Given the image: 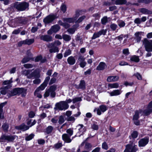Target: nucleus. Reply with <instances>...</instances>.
Wrapping results in <instances>:
<instances>
[{"mask_svg": "<svg viewBox=\"0 0 152 152\" xmlns=\"http://www.w3.org/2000/svg\"><path fill=\"white\" fill-rule=\"evenodd\" d=\"M35 115V113L33 111H30L28 114L29 117L31 118H32L34 117Z\"/></svg>", "mask_w": 152, "mask_h": 152, "instance_id": "6e6d98bb", "label": "nucleus"}, {"mask_svg": "<svg viewBox=\"0 0 152 152\" xmlns=\"http://www.w3.org/2000/svg\"><path fill=\"white\" fill-rule=\"evenodd\" d=\"M126 37V35H123L121 34L119 36H118L116 37L117 39L120 41H121L123 40V37Z\"/></svg>", "mask_w": 152, "mask_h": 152, "instance_id": "052dcab7", "label": "nucleus"}, {"mask_svg": "<svg viewBox=\"0 0 152 152\" xmlns=\"http://www.w3.org/2000/svg\"><path fill=\"white\" fill-rule=\"evenodd\" d=\"M40 76L39 72L37 70H35L28 75L27 76V77L28 79H31L33 77L37 78H39Z\"/></svg>", "mask_w": 152, "mask_h": 152, "instance_id": "f8f14e48", "label": "nucleus"}, {"mask_svg": "<svg viewBox=\"0 0 152 152\" xmlns=\"http://www.w3.org/2000/svg\"><path fill=\"white\" fill-rule=\"evenodd\" d=\"M82 99L80 97H77L73 98L72 99V102L73 103L75 104L77 102L80 101Z\"/></svg>", "mask_w": 152, "mask_h": 152, "instance_id": "603ef678", "label": "nucleus"}, {"mask_svg": "<svg viewBox=\"0 0 152 152\" xmlns=\"http://www.w3.org/2000/svg\"><path fill=\"white\" fill-rule=\"evenodd\" d=\"M139 3H144L145 4H149L152 2V0H138Z\"/></svg>", "mask_w": 152, "mask_h": 152, "instance_id": "4c0bfd02", "label": "nucleus"}, {"mask_svg": "<svg viewBox=\"0 0 152 152\" xmlns=\"http://www.w3.org/2000/svg\"><path fill=\"white\" fill-rule=\"evenodd\" d=\"M134 84V82L129 83L127 81H126L124 82V84L126 86H132Z\"/></svg>", "mask_w": 152, "mask_h": 152, "instance_id": "338daca9", "label": "nucleus"}, {"mask_svg": "<svg viewBox=\"0 0 152 152\" xmlns=\"http://www.w3.org/2000/svg\"><path fill=\"white\" fill-rule=\"evenodd\" d=\"M100 36V34H99V32L96 33L95 32L91 38L92 39H94L96 38L99 37Z\"/></svg>", "mask_w": 152, "mask_h": 152, "instance_id": "8fccbe9b", "label": "nucleus"}, {"mask_svg": "<svg viewBox=\"0 0 152 152\" xmlns=\"http://www.w3.org/2000/svg\"><path fill=\"white\" fill-rule=\"evenodd\" d=\"M27 89L23 88H13L11 91L13 96L21 95L22 97H25L27 94Z\"/></svg>", "mask_w": 152, "mask_h": 152, "instance_id": "7ed1b4c3", "label": "nucleus"}, {"mask_svg": "<svg viewBox=\"0 0 152 152\" xmlns=\"http://www.w3.org/2000/svg\"><path fill=\"white\" fill-rule=\"evenodd\" d=\"M91 128L94 130H97L99 129V126L97 125H96L95 124H94L91 126Z\"/></svg>", "mask_w": 152, "mask_h": 152, "instance_id": "4d7b16f0", "label": "nucleus"}, {"mask_svg": "<svg viewBox=\"0 0 152 152\" xmlns=\"http://www.w3.org/2000/svg\"><path fill=\"white\" fill-rule=\"evenodd\" d=\"M76 20V19L75 17L64 18H62V20L64 22L69 23H74Z\"/></svg>", "mask_w": 152, "mask_h": 152, "instance_id": "6ab92c4d", "label": "nucleus"}, {"mask_svg": "<svg viewBox=\"0 0 152 152\" xmlns=\"http://www.w3.org/2000/svg\"><path fill=\"white\" fill-rule=\"evenodd\" d=\"M40 38L41 40L47 42H50L53 41L52 37L48 35H42Z\"/></svg>", "mask_w": 152, "mask_h": 152, "instance_id": "2eb2a0df", "label": "nucleus"}, {"mask_svg": "<svg viewBox=\"0 0 152 152\" xmlns=\"http://www.w3.org/2000/svg\"><path fill=\"white\" fill-rule=\"evenodd\" d=\"M58 17L57 14H50L45 17L43 20L45 24H48L52 23L55 19Z\"/></svg>", "mask_w": 152, "mask_h": 152, "instance_id": "39448f33", "label": "nucleus"}, {"mask_svg": "<svg viewBox=\"0 0 152 152\" xmlns=\"http://www.w3.org/2000/svg\"><path fill=\"white\" fill-rule=\"evenodd\" d=\"M7 102L6 101L0 104V112H3V108L7 104Z\"/></svg>", "mask_w": 152, "mask_h": 152, "instance_id": "3c124183", "label": "nucleus"}, {"mask_svg": "<svg viewBox=\"0 0 152 152\" xmlns=\"http://www.w3.org/2000/svg\"><path fill=\"white\" fill-rule=\"evenodd\" d=\"M42 59V57L41 55H39L37 56L35 59V62H38L39 61H40Z\"/></svg>", "mask_w": 152, "mask_h": 152, "instance_id": "5fc2aeb1", "label": "nucleus"}, {"mask_svg": "<svg viewBox=\"0 0 152 152\" xmlns=\"http://www.w3.org/2000/svg\"><path fill=\"white\" fill-rule=\"evenodd\" d=\"M102 148L104 149L107 150L108 148V146L107 142L104 141L102 144Z\"/></svg>", "mask_w": 152, "mask_h": 152, "instance_id": "09e8293b", "label": "nucleus"}, {"mask_svg": "<svg viewBox=\"0 0 152 152\" xmlns=\"http://www.w3.org/2000/svg\"><path fill=\"white\" fill-rule=\"evenodd\" d=\"M92 145L91 144L88 142H86L84 146V148L87 151L89 152L92 150Z\"/></svg>", "mask_w": 152, "mask_h": 152, "instance_id": "cd10ccee", "label": "nucleus"}, {"mask_svg": "<svg viewBox=\"0 0 152 152\" xmlns=\"http://www.w3.org/2000/svg\"><path fill=\"white\" fill-rule=\"evenodd\" d=\"M62 38L66 41H69L71 39V36L66 34L62 35Z\"/></svg>", "mask_w": 152, "mask_h": 152, "instance_id": "c9c22d12", "label": "nucleus"}, {"mask_svg": "<svg viewBox=\"0 0 152 152\" xmlns=\"http://www.w3.org/2000/svg\"><path fill=\"white\" fill-rule=\"evenodd\" d=\"M99 109L102 112H104L107 109L106 106L103 104H102L99 106Z\"/></svg>", "mask_w": 152, "mask_h": 152, "instance_id": "58836bf2", "label": "nucleus"}, {"mask_svg": "<svg viewBox=\"0 0 152 152\" xmlns=\"http://www.w3.org/2000/svg\"><path fill=\"white\" fill-rule=\"evenodd\" d=\"M130 60L131 61L137 63L139 61L140 59L138 56L136 55H134L130 58Z\"/></svg>", "mask_w": 152, "mask_h": 152, "instance_id": "c85d7f7f", "label": "nucleus"}, {"mask_svg": "<svg viewBox=\"0 0 152 152\" xmlns=\"http://www.w3.org/2000/svg\"><path fill=\"white\" fill-rule=\"evenodd\" d=\"M57 86L56 84H53L50 86L48 89H46L45 91L44 94L45 98L48 97L50 95V96L52 98H54L56 96L55 91L57 89Z\"/></svg>", "mask_w": 152, "mask_h": 152, "instance_id": "f257e3e1", "label": "nucleus"}, {"mask_svg": "<svg viewBox=\"0 0 152 152\" xmlns=\"http://www.w3.org/2000/svg\"><path fill=\"white\" fill-rule=\"evenodd\" d=\"M63 146L62 142H58L54 145V147L56 149H58L61 148Z\"/></svg>", "mask_w": 152, "mask_h": 152, "instance_id": "c03bdc74", "label": "nucleus"}, {"mask_svg": "<svg viewBox=\"0 0 152 152\" xmlns=\"http://www.w3.org/2000/svg\"><path fill=\"white\" fill-rule=\"evenodd\" d=\"M65 121V120L64 117L62 115H60L59 118V120L58 121V123L60 124H61Z\"/></svg>", "mask_w": 152, "mask_h": 152, "instance_id": "de8ad7c7", "label": "nucleus"}, {"mask_svg": "<svg viewBox=\"0 0 152 152\" xmlns=\"http://www.w3.org/2000/svg\"><path fill=\"white\" fill-rule=\"evenodd\" d=\"M143 113L145 116H148L150 115L152 112V109H148L144 110Z\"/></svg>", "mask_w": 152, "mask_h": 152, "instance_id": "f704fd0d", "label": "nucleus"}, {"mask_svg": "<svg viewBox=\"0 0 152 152\" xmlns=\"http://www.w3.org/2000/svg\"><path fill=\"white\" fill-rule=\"evenodd\" d=\"M56 78H52L49 83V85H51L52 84L55 83L56 82Z\"/></svg>", "mask_w": 152, "mask_h": 152, "instance_id": "864d4df0", "label": "nucleus"}, {"mask_svg": "<svg viewBox=\"0 0 152 152\" xmlns=\"http://www.w3.org/2000/svg\"><path fill=\"white\" fill-rule=\"evenodd\" d=\"M106 66L105 63L103 62H100L99 65L97 66L96 69L99 71L104 70Z\"/></svg>", "mask_w": 152, "mask_h": 152, "instance_id": "412c9836", "label": "nucleus"}, {"mask_svg": "<svg viewBox=\"0 0 152 152\" xmlns=\"http://www.w3.org/2000/svg\"><path fill=\"white\" fill-rule=\"evenodd\" d=\"M34 42V39H26L25 40L19 42L18 43V45L19 47L22 46L23 45H29L33 44Z\"/></svg>", "mask_w": 152, "mask_h": 152, "instance_id": "1a4fd4ad", "label": "nucleus"}, {"mask_svg": "<svg viewBox=\"0 0 152 152\" xmlns=\"http://www.w3.org/2000/svg\"><path fill=\"white\" fill-rule=\"evenodd\" d=\"M23 66L26 69L31 68L33 67V65L30 64H26L23 65Z\"/></svg>", "mask_w": 152, "mask_h": 152, "instance_id": "13d9d810", "label": "nucleus"}, {"mask_svg": "<svg viewBox=\"0 0 152 152\" xmlns=\"http://www.w3.org/2000/svg\"><path fill=\"white\" fill-rule=\"evenodd\" d=\"M67 61L69 65H73L75 63L76 60L74 57L70 56L67 58Z\"/></svg>", "mask_w": 152, "mask_h": 152, "instance_id": "5701e85b", "label": "nucleus"}, {"mask_svg": "<svg viewBox=\"0 0 152 152\" xmlns=\"http://www.w3.org/2000/svg\"><path fill=\"white\" fill-rule=\"evenodd\" d=\"M72 53L71 50L69 49L67 50H66L64 54V57H66L70 55Z\"/></svg>", "mask_w": 152, "mask_h": 152, "instance_id": "a19ab883", "label": "nucleus"}, {"mask_svg": "<svg viewBox=\"0 0 152 152\" xmlns=\"http://www.w3.org/2000/svg\"><path fill=\"white\" fill-rule=\"evenodd\" d=\"M9 128V124L8 123H7L6 122L3 123L1 127L2 130L5 132H8Z\"/></svg>", "mask_w": 152, "mask_h": 152, "instance_id": "393cba45", "label": "nucleus"}, {"mask_svg": "<svg viewBox=\"0 0 152 152\" xmlns=\"http://www.w3.org/2000/svg\"><path fill=\"white\" fill-rule=\"evenodd\" d=\"M145 50L148 52H152V40L144 38L142 42Z\"/></svg>", "mask_w": 152, "mask_h": 152, "instance_id": "423d86ee", "label": "nucleus"}, {"mask_svg": "<svg viewBox=\"0 0 152 152\" xmlns=\"http://www.w3.org/2000/svg\"><path fill=\"white\" fill-rule=\"evenodd\" d=\"M70 136L66 133L62 135V140L65 143H69L71 142L72 139L70 138Z\"/></svg>", "mask_w": 152, "mask_h": 152, "instance_id": "dca6fc26", "label": "nucleus"}, {"mask_svg": "<svg viewBox=\"0 0 152 152\" xmlns=\"http://www.w3.org/2000/svg\"><path fill=\"white\" fill-rule=\"evenodd\" d=\"M29 4L28 3L25 1L18 3L16 2L13 4L12 7L14 8L17 9L18 11H22L25 10L28 7Z\"/></svg>", "mask_w": 152, "mask_h": 152, "instance_id": "f03ea898", "label": "nucleus"}, {"mask_svg": "<svg viewBox=\"0 0 152 152\" xmlns=\"http://www.w3.org/2000/svg\"><path fill=\"white\" fill-rule=\"evenodd\" d=\"M119 86V84L117 83H115L113 84L109 83L108 85V89L113 88H117Z\"/></svg>", "mask_w": 152, "mask_h": 152, "instance_id": "473e14b6", "label": "nucleus"}, {"mask_svg": "<svg viewBox=\"0 0 152 152\" xmlns=\"http://www.w3.org/2000/svg\"><path fill=\"white\" fill-rule=\"evenodd\" d=\"M12 79V78H11L9 80H6L4 81L3 82L2 84L4 85H5L11 84L13 82Z\"/></svg>", "mask_w": 152, "mask_h": 152, "instance_id": "79ce46f5", "label": "nucleus"}, {"mask_svg": "<svg viewBox=\"0 0 152 152\" xmlns=\"http://www.w3.org/2000/svg\"><path fill=\"white\" fill-rule=\"evenodd\" d=\"M149 141V137L145 136L140 140L138 141V146L139 147H145L148 143Z\"/></svg>", "mask_w": 152, "mask_h": 152, "instance_id": "9d476101", "label": "nucleus"}, {"mask_svg": "<svg viewBox=\"0 0 152 152\" xmlns=\"http://www.w3.org/2000/svg\"><path fill=\"white\" fill-rule=\"evenodd\" d=\"M140 112L138 110H137L135 111V114L133 115L132 120L133 121L135 120H138L140 118L139 113H141L142 112V110H140Z\"/></svg>", "mask_w": 152, "mask_h": 152, "instance_id": "b1692460", "label": "nucleus"}, {"mask_svg": "<svg viewBox=\"0 0 152 152\" xmlns=\"http://www.w3.org/2000/svg\"><path fill=\"white\" fill-rule=\"evenodd\" d=\"M35 84H39L41 83V80L39 78H37L33 81Z\"/></svg>", "mask_w": 152, "mask_h": 152, "instance_id": "69168bd1", "label": "nucleus"}, {"mask_svg": "<svg viewBox=\"0 0 152 152\" xmlns=\"http://www.w3.org/2000/svg\"><path fill=\"white\" fill-rule=\"evenodd\" d=\"M61 10L64 13H65L67 10L66 5L65 4H63L61 7Z\"/></svg>", "mask_w": 152, "mask_h": 152, "instance_id": "37998d69", "label": "nucleus"}, {"mask_svg": "<svg viewBox=\"0 0 152 152\" xmlns=\"http://www.w3.org/2000/svg\"><path fill=\"white\" fill-rule=\"evenodd\" d=\"M32 58H31L28 56L24 57L22 60L21 62L22 64H25L28 62L30 60L33 59Z\"/></svg>", "mask_w": 152, "mask_h": 152, "instance_id": "2f4dec72", "label": "nucleus"}, {"mask_svg": "<svg viewBox=\"0 0 152 152\" xmlns=\"http://www.w3.org/2000/svg\"><path fill=\"white\" fill-rule=\"evenodd\" d=\"M34 136V134L33 133H31L29 135L26 136L25 140L26 141H30L33 138Z\"/></svg>", "mask_w": 152, "mask_h": 152, "instance_id": "e433bc0d", "label": "nucleus"}, {"mask_svg": "<svg viewBox=\"0 0 152 152\" xmlns=\"http://www.w3.org/2000/svg\"><path fill=\"white\" fill-rule=\"evenodd\" d=\"M52 29L53 33H56L58 32L61 29L60 26L58 24H55L51 27Z\"/></svg>", "mask_w": 152, "mask_h": 152, "instance_id": "a878e982", "label": "nucleus"}, {"mask_svg": "<svg viewBox=\"0 0 152 152\" xmlns=\"http://www.w3.org/2000/svg\"><path fill=\"white\" fill-rule=\"evenodd\" d=\"M29 126L26 125L24 123H22L19 126H15V129L18 130H22L23 131H25L28 130L29 128Z\"/></svg>", "mask_w": 152, "mask_h": 152, "instance_id": "ddd939ff", "label": "nucleus"}, {"mask_svg": "<svg viewBox=\"0 0 152 152\" xmlns=\"http://www.w3.org/2000/svg\"><path fill=\"white\" fill-rule=\"evenodd\" d=\"M69 107V105L66 101H61L56 103L55 105L54 109L55 110H62L67 109Z\"/></svg>", "mask_w": 152, "mask_h": 152, "instance_id": "20e7f679", "label": "nucleus"}, {"mask_svg": "<svg viewBox=\"0 0 152 152\" xmlns=\"http://www.w3.org/2000/svg\"><path fill=\"white\" fill-rule=\"evenodd\" d=\"M48 47L49 48H51L49 50V51L50 53L58 52L59 51L58 48L57 46H55L54 43H51L50 45L48 46Z\"/></svg>", "mask_w": 152, "mask_h": 152, "instance_id": "4468645a", "label": "nucleus"}, {"mask_svg": "<svg viewBox=\"0 0 152 152\" xmlns=\"http://www.w3.org/2000/svg\"><path fill=\"white\" fill-rule=\"evenodd\" d=\"M53 129V128L52 126H49L46 128L45 132L47 134H49L52 132Z\"/></svg>", "mask_w": 152, "mask_h": 152, "instance_id": "7c9ffc66", "label": "nucleus"}, {"mask_svg": "<svg viewBox=\"0 0 152 152\" xmlns=\"http://www.w3.org/2000/svg\"><path fill=\"white\" fill-rule=\"evenodd\" d=\"M117 27V25L114 23L111 24L110 26L111 28L113 31L116 30Z\"/></svg>", "mask_w": 152, "mask_h": 152, "instance_id": "0e129e2a", "label": "nucleus"}, {"mask_svg": "<svg viewBox=\"0 0 152 152\" xmlns=\"http://www.w3.org/2000/svg\"><path fill=\"white\" fill-rule=\"evenodd\" d=\"M142 32L138 31L135 33V39L137 42H139L141 39V33Z\"/></svg>", "mask_w": 152, "mask_h": 152, "instance_id": "4be33fe9", "label": "nucleus"}, {"mask_svg": "<svg viewBox=\"0 0 152 152\" xmlns=\"http://www.w3.org/2000/svg\"><path fill=\"white\" fill-rule=\"evenodd\" d=\"M47 86V85L43 83L35 90L34 93V95H36V93L38 92L39 91L44 90Z\"/></svg>", "mask_w": 152, "mask_h": 152, "instance_id": "aec40b11", "label": "nucleus"}, {"mask_svg": "<svg viewBox=\"0 0 152 152\" xmlns=\"http://www.w3.org/2000/svg\"><path fill=\"white\" fill-rule=\"evenodd\" d=\"M116 77V76H110L108 77L107 79V80L108 82H110L111 81H116L115 78Z\"/></svg>", "mask_w": 152, "mask_h": 152, "instance_id": "a18cd8bd", "label": "nucleus"}, {"mask_svg": "<svg viewBox=\"0 0 152 152\" xmlns=\"http://www.w3.org/2000/svg\"><path fill=\"white\" fill-rule=\"evenodd\" d=\"M127 3L126 0H116L115 2L116 5L125 4Z\"/></svg>", "mask_w": 152, "mask_h": 152, "instance_id": "72a5a7b5", "label": "nucleus"}, {"mask_svg": "<svg viewBox=\"0 0 152 152\" xmlns=\"http://www.w3.org/2000/svg\"><path fill=\"white\" fill-rule=\"evenodd\" d=\"M138 150V148L136 145L133 143L128 144L126 146V148L124 152H136Z\"/></svg>", "mask_w": 152, "mask_h": 152, "instance_id": "0eeeda50", "label": "nucleus"}, {"mask_svg": "<svg viewBox=\"0 0 152 152\" xmlns=\"http://www.w3.org/2000/svg\"><path fill=\"white\" fill-rule=\"evenodd\" d=\"M121 92L119 90L117 89L113 90L110 93V96H118L120 95Z\"/></svg>", "mask_w": 152, "mask_h": 152, "instance_id": "bb28decb", "label": "nucleus"}, {"mask_svg": "<svg viewBox=\"0 0 152 152\" xmlns=\"http://www.w3.org/2000/svg\"><path fill=\"white\" fill-rule=\"evenodd\" d=\"M66 132L71 137L73 133V129L69 128L67 129Z\"/></svg>", "mask_w": 152, "mask_h": 152, "instance_id": "49530a36", "label": "nucleus"}, {"mask_svg": "<svg viewBox=\"0 0 152 152\" xmlns=\"http://www.w3.org/2000/svg\"><path fill=\"white\" fill-rule=\"evenodd\" d=\"M86 17L85 15H83L80 17L77 20V22L78 23H80L85 19Z\"/></svg>", "mask_w": 152, "mask_h": 152, "instance_id": "680f3d73", "label": "nucleus"}, {"mask_svg": "<svg viewBox=\"0 0 152 152\" xmlns=\"http://www.w3.org/2000/svg\"><path fill=\"white\" fill-rule=\"evenodd\" d=\"M101 23L103 25H105L107 22L108 19L106 16H104L101 19Z\"/></svg>", "mask_w": 152, "mask_h": 152, "instance_id": "ea45409f", "label": "nucleus"}, {"mask_svg": "<svg viewBox=\"0 0 152 152\" xmlns=\"http://www.w3.org/2000/svg\"><path fill=\"white\" fill-rule=\"evenodd\" d=\"M138 135V132L137 131H134L131 134V135L129 136V137L130 139H131V137L132 139H135L137 137Z\"/></svg>", "mask_w": 152, "mask_h": 152, "instance_id": "c756f323", "label": "nucleus"}, {"mask_svg": "<svg viewBox=\"0 0 152 152\" xmlns=\"http://www.w3.org/2000/svg\"><path fill=\"white\" fill-rule=\"evenodd\" d=\"M15 135H5L2 134L0 137V142H4V140H7L9 142H12L15 138Z\"/></svg>", "mask_w": 152, "mask_h": 152, "instance_id": "6e6552de", "label": "nucleus"}, {"mask_svg": "<svg viewBox=\"0 0 152 152\" xmlns=\"http://www.w3.org/2000/svg\"><path fill=\"white\" fill-rule=\"evenodd\" d=\"M15 21L18 23L23 25H25L27 23V21L26 19L22 18L20 17L15 19Z\"/></svg>", "mask_w": 152, "mask_h": 152, "instance_id": "f3484780", "label": "nucleus"}, {"mask_svg": "<svg viewBox=\"0 0 152 152\" xmlns=\"http://www.w3.org/2000/svg\"><path fill=\"white\" fill-rule=\"evenodd\" d=\"M134 75L137 78L140 80H141L142 79V77L141 75L138 72H137Z\"/></svg>", "mask_w": 152, "mask_h": 152, "instance_id": "bf43d9fd", "label": "nucleus"}, {"mask_svg": "<svg viewBox=\"0 0 152 152\" xmlns=\"http://www.w3.org/2000/svg\"><path fill=\"white\" fill-rule=\"evenodd\" d=\"M134 22L136 24H140L141 22V19L139 18H137L134 20Z\"/></svg>", "mask_w": 152, "mask_h": 152, "instance_id": "774afa93", "label": "nucleus"}, {"mask_svg": "<svg viewBox=\"0 0 152 152\" xmlns=\"http://www.w3.org/2000/svg\"><path fill=\"white\" fill-rule=\"evenodd\" d=\"M138 11L142 14L150 15L152 14V11L148 9L144 8H139L138 9Z\"/></svg>", "mask_w": 152, "mask_h": 152, "instance_id": "a211bd4d", "label": "nucleus"}, {"mask_svg": "<svg viewBox=\"0 0 152 152\" xmlns=\"http://www.w3.org/2000/svg\"><path fill=\"white\" fill-rule=\"evenodd\" d=\"M75 88L77 89H81L82 90H85L86 88V83L84 80H81L79 85L75 84Z\"/></svg>", "mask_w": 152, "mask_h": 152, "instance_id": "9b49d317", "label": "nucleus"}, {"mask_svg": "<svg viewBox=\"0 0 152 152\" xmlns=\"http://www.w3.org/2000/svg\"><path fill=\"white\" fill-rule=\"evenodd\" d=\"M50 79V76H47L45 79V80L43 82L47 86L48 82Z\"/></svg>", "mask_w": 152, "mask_h": 152, "instance_id": "e2e57ef3", "label": "nucleus"}]
</instances>
